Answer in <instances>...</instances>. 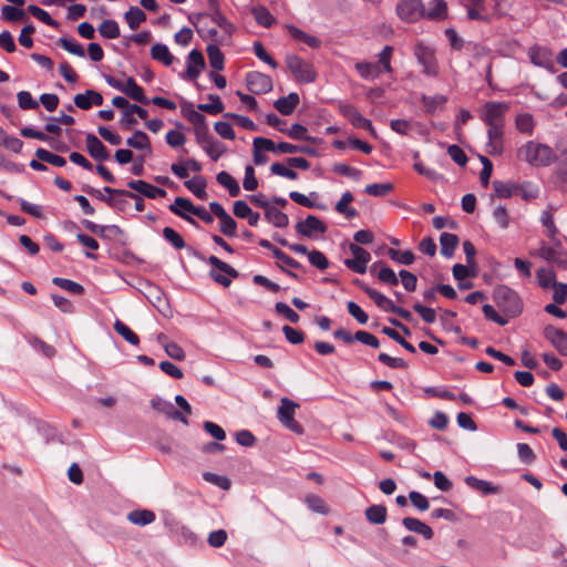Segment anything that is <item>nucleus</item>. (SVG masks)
I'll use <instances>...</instances> for the list:
<instances>
[{"label":"nucleus","instance_id":"obj_1","mask_svg":"<svg viewBox=\"0 0 567 567\" xmlns=\"http://www.w3.org/2000/svg\"><path fill=\"white\" fill-rule=\"evenodd\" d=\"M235 27L219 12L203 14L197 24L199 35L214 44H229Z\"/></svg>","mask_w":567,"mask_h":567},{"label":"nucleus","instance_id":"obj_2","mask_svg":"<svg viewBox=\"0 0 567 567\" xmlns=\"http://www.w3.org/2000/svg\"><path fill=\"white\" fill-rule=\"evenodd\" d=\"M517 157L533 166H549L556 159L553 148L546 144L528 141L517 151Z\"/></svg>","mask_w":567,"mask_h":567},{"label":"nucleus","instance_id":"obj_3","mask_svg":"<svg viewBox=\"0 0 567 567\" xmlns=\"http://www.w3.org/2000/svg\"><path fill=\"white\" fill-rule=\"evenodd\" d=\"M494 301L507 318L517 317L523 309V303L516 291L499 286L494 290Z\"/></svg>","mask_w":567,"mask_h":567},{"label":"nucleus","instance_id":"obj_4","mask_svg":"<svg viewBox=\"0 0 567 567\" xmlns=\"http://www.w3.org/2000/svg\"><path fill=\"white\" fill-rule=\"evenodd\" d=\"M413 53L417 62L423 68V74L431 78H436L439 75L440 66L435 56V50L432 47L426 45L423 42H417L414 45Z\"/></svg>","mask_w":567,"mask_h":567},{"label":"nucleus","instance_id":"obj_5","mask_svg":"<svg viewBox=\"0 0 567 567\" xmlns=\"http://www.w3.org/2000/svg\"><path fill=\"white\" fill-rule=\"evenodd\" d=\"M286 65L298 82L310 83L316 79V71L312 64L296 54L286 56Z\"/></svg>","mask_w":567,"mask_h":567},{"label":"nucleus","instance_id":"obj_6","mask_svg":"<svg viewBox=\"0 0 567 567\" xmlns=\"http://www.w3.org/2000/svg\"><path fill=\"white\" fill-rule=\"evenodd\" d=\"M299 404L295 401L282 398L280 400V406L278 408L277 417L280 423L293 433L302 434L303 427L299 422L295 420L296 410Z\"/></svg>","mask_w":567,"mask_h":567},{"label":"nucleus","instance_id":"obj_7","mask_svg":"<svg viewBox=\"0 0 567 567\" xmlns=\"http://www.w3.org/2000/svg\"><path fill=\"white\" fill-rule=\"evenodd\" d=\"M207 262L212 265L214 268L209 271L210 278L221 285L223 287H228L231 284V278H237L239 276L238 271L233 268L230 265L221 261L216 256H210L207 259Z\"/></svg>","mask_w":567,"mask_h":567},{"label":"nucleus","instance_id":"obj_8","mask_svg":"<svg viewBox=\"0 0 567 567\" xmlns=\"http://www.w3.org/2000/svg\"><path fill=\"white\" fill-rule=\"evenodd\" d=\"M207 262L212 265L214 268L209 271L210 278L221 285L223 287H228L231 284V278H237L239 276L238 271L233 268L230 265L221 261L216 256H210L207 259Z\"/></svg>","mask_w":567,"mask_h":567},{"label":"nucleus","instance_id":"obj_9","mask_svg":"<svg viewBox=\"0 0 567 567\" xmlns=\"http://www.w3.org/2000/svg\"><path fill=\"white\" fill-rule=\"evenodd\" d=\"M508 105L504 102H486L481 110V118L486 125H504Z\"/></svg>","mask_w":567,"mask_h":567},{"label":"nucleus","instance_id":"obj_10","mask_svg":"<svg viewBox=\"0 0 567 567\" xmlns=\"http://www.w3.org/2000/svg\"><path fill=\"white\" fill-rule=\"evenodd\" d=\"M396 12L406 22H415L425 14L421 0H402L396 6Z\"/></svg>","mask_w":567,"mask_h":567},{"label":"nucleus","instance_id":"obj_11","mask_svg":"<svg viewBox=\"0 0 567 567\" xmlns=\"http://www.w3.org/2000/svg\"><path fill=\"white\" fill-rule=\"evenodd\" d=\"M349 249L353 258L346 259L344 265L354 272L364 274L371 259L370 252L357 244H350Z\"/></svg>","mask_w":567,"mask_h":567},{"label":"nucleus","instance_id":"obj_12","mask_svg":"<svg viewBox=\"0 0 567 567\" xmlns=\"http://www.w3.org/2000/svg\"><path fill=\"white\" fill-rule=\"evenodd\" d=\"M247 89L254 94H265L272 90L274 83L269 75L252 71L246 75Z\"/></svg>","mask_w":567,"mask_h":567},{"label":"nucleus","instance_id":"obj_13","mask_svg":"<svg viewBox=\"0 0 567 567\" xmlns=\"http://www.w3.org/2000/svg\"><path fill=\"white\" fill-rule=\"evenodd\" d=\"M539 258L555 262L560 267H567V252L563 251L559 246H547L542 243L540 247L533 254Z\"/></svg>","mask_w":567,"mask_h":567},{"label":"nucleus","instance_id":"obj_14","mask_svg":"<svg viewBox=\"0 0 567 567\" xmlns=\"http://www.w3.org/2000/svg\"><path fill=\"white\" fill-rule=\"evenodd\" d=\"M488 142L486 144L487 153L492 156L501 155L504 150V125H487Z\"/></svg>","mask_w":567,"mask_h":567},{"label":"nucleus","instance_id":"obj_15","mask_svg":"<svg viewBox=\"0 0 567 567\" xmlns=\"http://www.w3.org/2000/svg\"><path fill=\"white\" fill-rule=\"evenodd\" d=\"M296 230L299 235L311 238L315 234H324L327 226L317 216L309 215L296 225Z\"/></svg>","mask_w":567,"mask_h":567},{"label":"nucleus","instance_id":"obj_16","mask_svg":"<svg viewBox=\"0 0 567 567\" xmlns=\"http://www.w3.org/2000/svg\"><path fill=\"white\" fill-rule=\"evenodd\" d=\"M205 68V59L200 51L194 49L187 58V69L183 79L195 81Z\"/></svg>","mask_w":567,"mask_h":567},{"label":"nucleus","instance_id":"obj_17","mask_svg":"<svg viewBox=\"0 0 567 567\" xmlns=\"http://www.w3.org/2000/svg\"><path fill=\"white\" fill-rule=\"evenodd\" d=\"M468 50L471 52V59H472L471 64L480 63L485 60L487 61L485 76H486V80L489 82L491 76H492V65H493L491 49L483 44L473 43L468 47Z\"/></svg>","mask_w":567,"mask_h":567},{"label":"nucleus","instance_id":"obj_18","mask_svg":"<svg viewBox=\"0 0 567 567\" xmlns=\"http://www.w3.org/2000/svg\"><path fill=\"white\" fill-rule=\"evenodd\" d=\"M545 338L561 354L567 357V333L554 326H547L544 329Z\"/></svg>","mask_w":567,"mask_h":567},{"label":"nucleus","instance_id":"obj_19","mask_svg":"<svg viewBox=\"0 0 567 567\" xmlns=\"http://www.w3.org/2000/svg\"><path fill=\"white\" fill-rule=\"evenodd\" d=\"M339 111L354 127H370V120L365 118L353 105L341 103Z\"/></svg>","mask_w":567,"mask_h":567},{"label":"nucleus","instance_id":"obj_20","mask_svg":"<svg viewBox=\"0 0 567 567\" xmlns=\"http://www.w3.org/2000/svg\"><path fill=\"white\" fill-rule=\"evenodd\" d=\"M195 208L196 206H194L189 199L184 197H176L174 204L169 206V210L173 212L175 215L184 218L194 226H198L194 218L186 215V213L193 214Z\"/></svg>","mask_w":567,"mask_h":567},{"label":"nucleus","instance_id":"obj_21","mask_svg":"<svg viewBox=\"0 0 567 567\" xmlns=\"http://www.w3.org/2000/svg\"><path fill=\"white\" fill-rule=\"evenodd\" d=\"M89 154L96 161H106L110 153L104 144L94 135L87 134L85 137Z\"/></svg>","mask_w":567,"mask_h":567},{"label":"nucleus","instance_id":"obj_22","mask_svg":"<svg viewBox=\"0 0 567 567\" xmlns=\"http://www.w3.org/2000/svg\"><path fill=\"white\" fill-rule=\"evenodd\" d=\"M127 186L131 189H134V190L143 194L147 198H152V199H154L156 197H165L167 194L165 189L155 187V186L151 185L150 183L141 181V179L130 181L127 183Z\"/></svg>","mask_w":567,"mask_h":567},{"label":"nucleus","instance_id":"obj_23","mask_svg":"<svg viewBox=\"0 0 567 567\" xmlns=\"http://www.w3.org/2000/svg\"><path fill=\"white\" fill-rule=\"evenodd\" d=\"M551 51L545 47L534 45L528 50L530 62L537 66L548 68L551 64Z\"/></svg>","mask_w":567,"mask_h":567},{"label":"nucleus","instance_id":"obj_24","mask_svg":"<svg viewBox=\"0 0 567 567\" xmlns=\"http://www.w3.org/2000/svg\"><path fill=\"white\" fill-rule=\"evenodd\" d=\"M126 145L134 150L142 151L143 155L152 154L150 137L143 131H135L133 135L126 140Z\"/></svg>","mask_w":567,"mask_h":567},{"label":"nucleus","instance_id":"obj_25","mask_svg":"<svg viewBox=\"0 0 567 567\" xmlns=\"http://www.w3.org/2000/svg\"><path fill=\"white\" fill-rule=\"evenodd\" d=\"M300 99L299 95L295 92L289 93L287 96L279 97L274 106L276 110L282 115H290L293 113L295 109L299 104Z\"/></svg>","mask_w":567,"mask_h":567},{"label":"nucleus","instance_id":"obj_26","mask_svg":"<svg viewBox=\"0 0 567 567\" xmlns=\"http://www.w3.org/2000/svg\"><path fill=\"white\" fill-rule=\"evenodd\" d=\"M402 524L408 530L420 534L425 539L433 538L434 533H433L432 528L417 518L405 517V518H403Z\"/></svg>","mask_w":567,"mask_h":567},{"label":"nucleus","instance_id":"obj_27","mask_svg":"<svg viewBox=\"0 0 567 567\" xmlns=\"http://www.w3.org/2000/svg\"><path fill=\"white\" fill-rule=\"evenodd\" d=\"M122 93L126 94L132 100L140 102L142 104L150 103V100L145 95L144 90L135 82L133 78H128L125 81V85Z\"/></svg>","mask_w":567,"mask_h":567},{"label":"nucleus","instance_id":"obj_28","mask_svg":"<svg viewBox=\"0 0 567 567\" xmlns=\"http://www.w3.org/2000/svg\"><path fill=\"white\" fill-rule=\"evenodd\" d=\"M38 161L47 162L53 166L62 167L66 164L64 157L53 154L47 150L38 148ZM47 166L40 162H38V171H45Z\"/></svg>","mask_w":567,"mask_h":567},{"label":"nucleus","instance_id":"obj_29","mask_svg":"<svg viewBox=\"0 0 567 567\" xmlns=\"http://www.w3.org/2000/svg\"><path fill=\"white\" fill-rule=\"evenodd\" d=\"M156 516L150 509H135L127 514V519L134 525L146 526L155 520Z\"/></svg>","mask_w":567,"mask_h":567},{"label":"nucleus","instance_id":"obj_30","mask_svg":"<svg viewBox=\"0 0 567 567\" xmlns=\"http://www.w3.org/2000/svg\"><path fill=\"white\" fill-rule=\"evenodd\" d=\"M259 245L264 248H267L272 251V255L275 258H277L279 261H281L285 266L291 267V268H299L300 264L292 259L290 256L286 255L280 249L276 248L269 240L261 239L259 240Z\"/></svg>","mask_w":567,"mask_h":567},{"label":"nucleus","instance_id":"obj_31","mask_svg":"<svg viewBox=\"0 0 567 567\" xmlns=\"http://www.w3.org/2000/svg\"><path fill=\"white\" fill-rule=\"evenodd\" d=\"M151 56L166 66L173 64L175 60L167 45L162 43H156L151 48Z\"/></svg>","mask_w":567,"mask_h":567},{"label":"nucleus","instance_id":"obj_32","mask_svg":"<svg viewBox=\"0 0 567 567\" xmlns=\"http://www.w3.org/2000/svg\"><path fill=\"white\" fill-rule=\"evenodd\" d=\"M458 237L454 234L442 233L440 236L441 254L446 258H451L458 245Z\"/></svg>","mask_w":567,"mask_h":567},{"label":"nucleus","instance_id":"obj_33","mask_svg":"<svg viewBox=\"0 0 567 567\" xmlns=\"http://www.w3.org/2000/svg\"><path fill=\"white\" fill-rule=\"evenodd\" d=\"M365 518L373 525H381L386 520L388 511L384 505H371L365 509Z\"/></svg>","mask_w":567,"mask_h":567},{"label":"nucleus","instance_id":"obj_34","mask_svg":"<svg viewBox=\"0 0 567 567\" xmlns=\"http://www.w3.org/2000/svg\"><path fill=\"white\" fill-rule=\"evenodd\" d=\"M266 219L271 223L275 227L278 228H285L289 224L288 216L279 210L275 205H271L266 212H265Z\"/></svg>","mask_w":567,"mask_h":567},{"label":"nucleus","instance_id":"obj_35","mask_svg":"<svg viewBox=\"0 0 567 567\" xmlns=\"http://www.w3.org/2000/svg\"><path fill=\"white\" fill-rule=\"evenodd\" d=\"M465 483L470 487H472V488H474L476 491H480L481 493H483L485 495L497 494L499 492V487L498 486H494L489 482L484 481V480H480V478L474 477V476H467L465 478Z\"/></svg>","mask_w":567,"mask_h":567},{"label":"nucleus","instance_id":"obj_36","mask_svg":"<svg viewBox=\"0 0 567 567\" xmlns=\"http://www.w3.org/2000/svg\"><path fill=\"white\" fill-rule=\"evenodd\" d=\"M363 291L375 302V305L379 308L390 312V308H392L394 305L392 300H390L383 293L370 287H363Z\"/></svg>","mask_w":567,"mask_h":567},{"label":"nucleus","instance_id":"obj_37","mask_svg":"<svg viewBox=\"0 0 567 567\" xmlns=\"http://www.w3.org/2000/svg\"><path fill=\"white\" fill-rule=\"evenodd\" d=\"M216 179L221 186L228 189L230 196L235 197L239 195L240 187L237 181L229 173L220 172L217 174Z\"/></svg>","mask_w":567,"mask_h":567},{"label":"nucleus","instance_id":"obj_38","mask_svg":"<svg viewBox=\"0 0 567 567\" xmlns=\"http://www.w3.org/2000/svg\"><path fill=\"white\" fill-rule=\"evenodd\" d=\"M447 14V4L444 0H433L430 8L425 11L424 18L436 20L443 19Z\"/></svg>","mask_w":567,"mask_h":567},{"label":"nucleus","instance_id":"obj_39","mask_svg":"<svg viewBox=\"0 0 567 567\" xmlns=\"http://www.w3.org/2000/svg\"><path fill=\"white\" fill-rule=\"evenodd\" d=\"M353 200V196L350 192H346L342 194L340 200L336 205V210L348 218H353L358 215V212L349 207V204Z\"/></svg>","mask_w":567,"mask_h":567},{"label":"nucleus","instance_id":"obj_40","mask_svg":"<svg viewBox=\"0 0 567 567\" xmlns=\"http://www.w3.org/2000/svg\"><path fill=\"white\" fill-rule=\"evenodd\" d=\"M251 12L258 24L265 28L271 27L276 21L269 10L262 6L252 8Z\"/></svg>","mask_w":567,"mask_h":567},{"label":"nucleus","instance_id":"obj_41","mask_svg":"<svg viewBox=\"0 0 567 567\" xmlns=\"http://www.w3.org/2000/svg\"><path fill=\"white\" fill-rule=\"evenodd\" d=\"M355 70L359 74L367 80H374L380 76L381 70L379 65H374L370 62H358L355 64Z\"/></svg>","mask_w":567,"mask_h":567},{"label":"nucleus","instance_id":"obj_42","mask_svg":"<svg viewBox=\"0 0 567 567\" xmlns=\"http://www.w3.org/2000/svg\"><path fill=\"white\" fill-rule=\"evenodd\" d=\"M124 17L132 30H136L146 20V14L138 7H131Z\"/></svg>","mask_w":567,"mask_h":567},{"label":"nucleus","instance_id":"obj_43","mask_svg":"<svg viewBox=\"0 0 567 567\" xmlns=\"http://www.w3.org/2000/svg\"><path fill=\"white\" fill-rule=\"evenodd\" d=\"M185 186L199 199L206 198V182L202 176H195L192 179L186 181Z\"/></svg>","mask_w":567,"mask_h":567},{"label":"nucleus","instance_id":"obj_44","mask_svg":"<svg viewBox=\"0 0 567 567\" xmlns=\"http://www.w3.org/2000/svg\"><path fill=\"white\" fill-rule=\"evenodd\" d=\"M206 51L210 66L218 71L223 70L224 54L221 53L217 44H208Z\"/></svg>","mask_w":567,"mask_h":567},{"label":"nucleus","instance_id":"obj_45","mask_svg":"<svg viewBox=\"0 0 567 567\" xmlns=\"http://www.w3.org/2000/svg\"><path fill=\"white\" fill-rule=\"evenodd\" d=\"M109 197H103V202L107 203L112 208L124 212L130 206L127 195L117 193H107Z\"/></svg>","mask_w":567,"mask_h":567},{"label":"nucleus","instance_id":"obj_46","mask_svg":"<svg viewBox=\"0 0 567 567\" xmlns=\"http://www.w3.org/2000/svg\"><path fill=\"white\" fill-rule=\"evenodd\" d=\"M204 151L209 155L213 161H218V158L225 153L226 148L218 142L212 140L210 136L205 135V145L203 146Z\"/></svg>","mask_w":567,"mask_h":567},{"label":"nucleus","instance_id":"obj_47","mask_svg":"<svg viewBox=\"0 0 567 567\" xmlns=\"http://www.w3.org/2000/svg\"><path fill=\"white\" fill-rule=\"evenodd\" d=\"M114 330L128 343L133 346H137L140 343V339L136 333H134L124 322L121 320H115Z\"/></svg>","mask_w":567,"mask_h":567},{"label":"nucleus","instance_id":"obj_48","mask_svg":"<svg viewBox=\"0 0 567 567\" xmlns=\"http://www.w3.org/2000/svg\"><path fill=\"white\" fill-rule=\"evenodd\" d=\"M210 103L198 104V110L208 114H218L224 111V103L218 95H208Z\"/></svg>","mask_w":567,"mask_h":567},{"label":"nucleus","instance_id":"obj_49","mask_svg":"<svg viewBox=\"0 0 567 567\" xmlns=\"http://www.w3.org/2000/svg\"><path fill=\"white\" fill-rule=\"evenodd\" d=\"M537 281L538 285L544 289L554 288V286L557 284L555 272L547 268L538 269Z\"/></svg>","mask_w":567,"mask_h":567},{"label":"nucleus","instance_id":"obj_50","mask_svg":"<svg viewBox=\"0 0 567 567\" xmlns=\"http://www.w3.org/2000/svg\"><path fill=\"white\" fill-rule=\"evenodd\" d=\"M305 502H306L307 506L309 507V509H311L315 513H319L322 515H326L329 513V508L324 504V501L318 495L309 494L306 496Z\"/></svg>","mask_w":567,"mask_h":567},{"label":"nucleus","instance_id":"obj_51","mask_svg":"<svg viewBox=\"0 0 567 567\" xmlns=\"http://www.w3.org/2000/svg\"><path fill=\"white\" fill-rule=\"evenodd\" d=\"M422 101L427 112L434 113L444 106L447 99L443 94H435L433 96H423Z\"/></svg>","mask_w":567,"mask_h":567},{"label":"nucleus","instance_id":"obj_52","mask_svg":"<svg viewBox=\"0 0 567 567\" xmlns=\"http://www.w3.org/2000/svg\"><path fill=\"white\" fill-rule=\"evenodd\" d=\"M388 255L393 261L401 264V265H405V266L413 264V261L415 259V256L411 250L400 251V250L390 248L388 250Z\"/></svg>","mask_w":567,"mask_h":567},{"label":"nucleus","instance_id":"obj_53","mask_svg":"<svg viewBox=\"0 0 567 567\" xmlns=\"http://www.w3.org/2000/svg\"><path fill=\"white\" fill-rule=\"evenodd\" d=\"M393 48L390 45H385L383 50L379 54V61L374 65H379L381 73H392L393 69L391 66V58H392Z\"/></svg>","mask_w":567,"mask_h":567},{"label":"nucleus","instance_id":"obj_54","mask_svg":"<svg viewBox=\"0 0 567 567\" xmlns=\"http://www.w3.org/2000/svg\"><path fill=\"white\" fill-rule=\"evenodd\" d=\"M393 48L390 45H385L383 50L379 54V61L374 65H379L381 73H392L393 69L391 66V58H392Z\"/></svg>","mask_w":567,"mask_h":567},{"label":"nucleus","instance_id":"obj_55","mask_svg":"<svg viewBox=\"0 0 567 567\" xmlns=\"http://www.w3.org/2000/svg\"><path fill=\"white\" fill-rule=\"evenodd\" d=\"M100 34L106 39H116L120 37V28L114 20H104L100 28Z\"/></svg>","mask_w":567,"mask_h":567},{"label":"nucleus","instance_id":"obj_56","mask_svg":"<svg viewBox=\"0 0 567 567\" xmlns=\"http://www.w3.org/2000/svg\"><path fill=\"white\" fill-rule=\"evenodd\" d=\"M52 281L54 285H56L61 289L66 290L72 293H75V295H82L84 291V288L80 284H78L73 280H70V279L55 277V278H53Z\"/></svg>","mask_w":567,"mask_h":567},{"label":"nucleus","instance_id":"obj_57","mask_svg":"<svg viewBox=\"0 0 567 567\" xmlns=\"http://www.w3.org/2000/svg\"><path fill=\"white\" fill-rule=\"evenodd\" d=\"M365 193L370 196L382 197L393 190V184L391 183H375L367 185Z\"/></svg>","mask_w":567,"mask_h":567},{"label":"nucleus","instance_id":"obj_58","mask_svg":"<svg viewBox=\"0 0 567 567\" xmlns=\"http://www.w3.org/2000/svg\"><path fill=\"white\" fill-rule=\"evenodd\" d=\"M0 145H3L10 151L20 152L23 142L16 136L8 135L2 128H0Z\"/></svg>","mask_w":567,"mask_h":567},{"label":"nucleus","instance_id":"obj_59","mask_svg":"<svg viewBox=\"0 0 567 567\" xmlns=\"http://www.w3.org/2000/svg\"><path fill=\"white\" fill-rule=\"evenodd\" d=\"M333 172L354 181H359L362 176V172L355 167L349 166L344 163H337L333 165Z\"/></svg>","mask_w":567,"mask_h":567},{"label":"nucleus","instance_id":"obj_60","mask_svg":"<svg viewBox=\"0 0 567 567\" xmlns=\"http://www.w3.org/2000/svg\"><path fill=\"white\" fill-rule=\"evenodd\" d=\"M515 123H516V127L519 132L526 133L529 135L533 133L535 122L530 114L524 113V114L517 115Z\"/></svg>","mask_w":567,"mask_h":567},{"label":"nucleus","instance_id":"obj_61","mask_svg":"<svg viewBox=\"0 0 567 567\" xmlns=\"http://www.w3.org/2000/svg\"><path fill=\"white\" fill-rule=\"evenodd\" d=\"M59 44L69 53L83 58L85 55L83 47L70 38H61Z\"/></svg>","mask_w":567,"mask_h":567},{"label":"nucleus","instance_id":"obj_62","mask_svg":"<svg viewBox=\"0 0 567 567\" xmlns=\"http://www.w3.org/2000/svg\"><path fill=\"white\" fill-rule=\"evenodd\" d=\"M163 237L168 243H171L174 246V248H176L178 250L185 248V246H186V244H185L184 239L182 238V236L176 230H174L171 227H165L163 229Z\"/></svg>","mask_w":567,"mask_h":567},{"label":"nucleus","instance_id":"obj_63","mask_svg":"<svg viewBox=\"0 0 567 567\" xmlns=\"http://www.w3.org/2000/svg\"><path fill=\"white\" fill-rule=\"evenodd\" d=\"M203 478L210 483V484H214L218 487H220L221 489H229L230 488V485H231V482L228 477L226 476H221V475H217V474H214V473H210V472H205L203 474Z\"/></svg>","mask_w":567,"mask_h":567},{"label":"nucleus","instance_id":"obj_64","mask_svg":"<svg viewBox=\"0 0 567 567\" xmlns=\"http://www.w3.org/2000/svg\"><path fill=\"white\" fill-rule=\"evenodd\" d=\"M220 231L228 237L236 236V229H237V223L236 220L229 215H225V217H221L220 219Z\"/></svg>","mask_w":567,"mask_h":567}]
</instances>
